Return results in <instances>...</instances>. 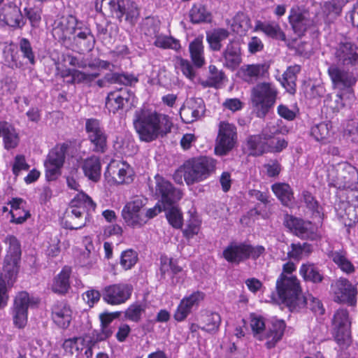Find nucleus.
Masks as SVG:
<instances>
[{
	"mask_svg": "<svg viewBox=\"0 0 358 358\" xmlns=\"http://www.w3.org/2000/svg\"><path fill=\"white\" fill-rule=\"evenodd\" d=\"M227 77L222 70L218 69L215 65L210 64L208 66V76L206 80L201 82L204 87L220 88Z\"/></svg>",
	"mask_w": 358,
	"mask_h": 358,
	"instance_id": "72a5a7b5",
	"label": "nucleus"
},
{
	"mask_svg": "<svg viewBox=\"0 0 358 358\" xmlns=\"http://www.w3.org/2000/svg\"><path fill=\"white\" fill-rule=\"evenodd\" d=\"M276 289L279 298L291 311L301 308L304 301L301 299L302 295L300 282L295 275L281 273L276 281Z\"/></svg>",
	"mask_w": 358,
	"mask_h": 358,
	"instance_id": "39448f33",
	"label": "nucleus"
},
{
	"mask_svg": "<svg viewBox=\"0 0 358 358\" xmlns=\"http://www.w3.org/2000/svg\"><path fill=\"white\" fill-rule=\"evenodd\" d=\"M145 311V306L139 303L131 304L124 311V317L136 323L141 320L142 315Z\"/></svg>",
	"mask_w": 358,
	"mask_h": 358,
	"instance_id": "603ef678",
	"label": "nucleus"
},
{
	"mask_svg": "<svg viewBox=\"0 0 358 358\" xmlns=\"http://www.w3.org/2000/svg\"><path fill=\"white\" fill-rule=\"evenodd\" d=\"M83 342L84 339L80 337L69 338L64 341L63 348L66 352L71 355L78 353L80 350H83Z\"/></svg>",
	"mask_w": 358,
	"mask_h": 358,
	"instance_id": "0e129e2a",
	"label": "nucleus"
},
{
	"mask_svg": "<svg viewBox=\"0 0 358 358\" xmlns=\"http://www.w3.org/2000/svg\"><path fill=\"white\" fill-rule=\"evenodd\" d=\"M108 9L120 21L124 17V20L131 25L136 22L140 15L137 4L131 0H110Z\"/></svg>",
	"mask_w": 358,
	"mask_h": 358,
	"instance_id": "2eb2a0df",
	"label": "nucleus"
},
{
	"mask_svg": "<svg viewBox=\"0 0 358 358\" xmlns=\"http://www.w3.org/2000/svg\"><path fill=\"white\" fill-rule=\"evenodd\" d=\"M0 20L12 27H22L24 25L20 9L11 4L4 5L0 9Z\"/></svg>",
	"mask_w": 358,
	"mask_h": 358,
	"instance_id": "cd10ccee",
	"label": "nucleus"
},
{
	"mask_svg": "<svg viewBox=\"0 0 358 358\" xmlns=\"http://www.w3.org/2000/svg\"><path fill=\"white\" fill-rule=\"evenodd\" d=\"M85 131L88 140L93 145V151L105 152L107 148V135L100 121L95 118L86 120Z\"/></svg>",
	"mask_w": 358,
	"mask_h": 358,
	"instance_id": "dca6fc26",
	"label": "nucleus"
},
{
	"mask_svg": "<svg viewBox=\"0 0 358 358\" xmlns=\"http://www.w3.org/2000/svg\"><path fill=\"white\" fill-rule=\"evenodd\" d=\"M31 303V299L27 292H20L15 296L11 308V314L14 325L24 328L27 323V311Z\"/></svg>",
	"mask_w": 358,
	"mask_h": 358,
	"instance_id": "6ab92c4d",
	"label": "nucleus"
},
{
	"mask_svg": "<svg viewBox=\"0 0 358 358\" xmlns=\"http://www.w3.org/2000/svg\"><path fill=\"white\" fill-rule=\"evenodd\" d=\"M138 255L131 250H127L122 252L120 258V264L125 270L131 268L137 262Z\"/></svg>",
	"mask_w": 358,
	"mask_h": 358,
	"instance_id": "680f3d73",
	"label": "nucleus"
},
{
	"mask_svg": "<svg viewBox=\"0 0 358 358\" xmlns=\"http://www.w3.org/2000/svg\"><path fill=\"white\" fill-rule=\"evenodd\" d=\"M304 302L301 306V308L307 306L315 314L322 315L324 313V308L320 301L313 296L311 294L307 296H302L301 298Z\"/></svg>",
	"mask_w": 358,
	"mask_h": 358,
	"instance_id": "6e6d98bb",
	"label": "nucleus"
},
{
	"mask_svg": "<svg viewBox=\"0 0 358 358\" xmlns=\"http://www.w3.org/2000/svg\"><path fill=\"white\" fill-rule=\"evenodd\" d=\"M3 242L8 245L3 262L20 263L22 252L20 243L17 238L13 235H8Z\"/></svg>",
	"mask_w": 358,
	"mask_h": 358,
	"instance_id": "2f4dec72",
	"label": "nucleus"
},
{
	"mask_svg": "<svg viewBox=\"0 0 358 358\" xmlns=\"http://www.w3.org/2000/svg\"><path fill=\"white\" fill-rule=\"evenodd\" d=\"M132 94L127 88L110 92L106 99V108L113 114L122 111L129 101Z\"/></svg>",
	"mask_w": 358,
	"mask_h": 358,
	"instance_id": "5701e85b",
	"label": "nucleus"
},
{
	"mask_svg": "<svg viewBox=\"0 0 358 358\" xmlns=\"http://www.w3.org/2000/svg\"><path fill=\"white\" fill-rule=\"evenodd\" d=\"M343 92H339L334 97L329 96L325 101L326 105L334 112L340 110L345 106L342 94Z\"/></svg>",
	"mask_w": 358,
	"mask_h": 358,
	"instance_id": "774afa93",
	"label": "nucleus"
},
{
	"mask_svg": "<svg viewBox=\"0 0 358 358\" xmlns=\"http://www.w3.org/2000/svg\"><path fill=\"white\" fill-rule=\"evenodd\" d=\"M332 134L331 124L322 122L311 127L310 135L317 141L326 143Z\"/></svg>",
	"mask_w": 358,
	"mask_h": 358,
	"instance_id": "a18cd8bd",
	"label": "nucleus"
},
{
	"mask_svg": "<svg viewBox=\"0 0 358 358\" xmlns=\"http://www.w3.org/2000/svg\"><path fill=\"white\" fill-rule=\"evenodd\" d=\"M72 311L70 306L64 301H57L52 308V317L59 327L65 329L69 326Z\"/></svg>",
	"mask_w": 358,
	"mask_h": 358,
	"instance_id": "a878e982",
	"label": "nucleus"
},
{
	"mask_svg": "<svg viewBox=\"0 0 358 358\" xmlns=\"http://www.w3.org/2000/svg\"><path fill=\"white\" fill-rule=\"evenodd\" d=\"M331 55L336 64L347 67L358 65V45L349 38H343L338 41L331 48Z\"/></svg>",
	"mask_w": 358,
	"mask_h": 358,
	"instance_id": "1a4fd4ad",
	"label": "nucleus"
},
{
	"mask_svg": "<svg viewBox=\"0 0 358 358\" xmlns=\"http://www.w3.org/2000/svg\"><path fill=\"white\" fill-rule=\"evenodd\" d=\"M68 146L66 144L57 145L49 152L45 162L62 166Z\"/></svg>",
	"mask_w": 358,
	"mask_h": 358,
	"instance_id": "8fccbe9b",
	"label": "nucleus"
},
{
	"mask_svg": "<svg viewBox=\"0 0 358 358\" xmlns=\"http://www.w3.org/2000/svg\"><path fill=\"white\" fill-rule=\"evenodd\" d=\"M301 224L294 233L296 236L301 238L311 241L316 240L318 238L316 229L310 222L303 220Z\"/></svg>",
	"mask_w": 358,
	"mask_h": 358,
	"instance_id": "3c124183",
	"label": "nucleus"
},
{
	"mask_svg": "<svg viewBox=\"0 0 358 358\" xmlns=\"http://www.w3.org/2000/svg\"><path fill=\"white\" fill-rule=\"evenodd\" d=\"M289 22L295 34L301 36L313 25V21L306 12L292 8L289 16Z\"/></svg>",
	"mask_w": 358,
	"mask_h": 358,
	"instance_id": "bb28decb",
	"label": "nucleus"
},
{
	"mask_svg": "<svg viewBox=\"0 0 358 358\" xmlns=\"http://www.w3.org/2000/svg\"><path fill=\"white\" fill-rule=\"evenodd\" d=\"M328 181L330 185L348 191V195L358 193V169L348 162L339 163L329 169Z\"/></svg>",
	"mask_w": 358,
	"mask_h": 358,
	"instance_id": "7ed1b4c3",
	"label": "nucleus"
},
{
	"mask_svg": "<svg viewBox=\"0 0 358 358\" xmlns=\"http://www.w3.org/2000/svg\"><path fill=\"white\" fill-rule=\"evenodd\" d=\"M250 327L254 334L259 341L266 340V346L271 349L281 340L285 329V323L283 320H275L268 331L264 334L265 322L263 317L255 313L250 315Z\"/></svg>",
	"mask_w": 358,
	"mask_h": 358,
	"instance_id": "6e6552de",
	"label": "nucleus"
},
{
	"mask_svg": "<svg viewBox=\"0 0 358 358\" xmlns=\"http://www.w3.org/2000/svg\"><path fill=\"white\" fill-rule=\"evenodd\" d=\"M250 19L243 12H238L234 17L232 27L236 32L245 31L250 28Z\"/></svg>",
	"mask_w": 358,
	"mask_h": 358,
	"instance_id": "5fc2aeb1",
	"label": "nucleus"
},
{
	"mask_svg": "<svg viewBox=\"0 0 358 358\" xmlns=\"http://www.w3.org/2000/svg\"><path fill=\"white\" fill-rule=\"evenodd\" d=\"M104 79L111 84H121L127 86L138 82V78L134 75L124 73H107L104 76Z\"/></svg>",
	"mask_w": 358,
	"mask_h": 358,
	"instance_id": "09e8293b",
	"label": "nucleus"
},
{
	"mask_svg": "<svg viewBox=\"0 0 358 358\" xmlns=\"http://www.w3.org/2000/svg\"><path fill=\"white\" fill-rule=\"evenodd\" d=\"M329 256L343 272L350 274L355 271V266L348 259L345 252L331 251Z\"/></svg>",
	"mask_w": 358,
	"mask_h": 358,
	"instance_id": "37998d69",
	"label": "nucleus"
},
{
	"mask_svg": "<svg viewBox=\"0 0 358 358\" xmlns=\"http://www.w3.org/2000/svg\"><path fill=\"white\" fill-rule=\"evenodd\" d=\"M254 31H262L267 37L275 40L286 41L285 34L282 30L278 23L275 21L257 20L255 22Z\"/></svg>",
	"mask_w": 358,
	"mask_h": 358,
	"instance_id": "c85d7f7f",
	"label": "nucleus"
},
{
	"mask_svg": "<svg viewBox=\"0 0 358 358\" xmlns=\"http://www.w3.org/2000/svg\"><path fill=\"white\" fill-rule=\"evenodd\" d=\"M71 273V268L64 266L61 272L54 278L52 285V290L55 293L65 294L70 287L69 278Z\"/></svg>",
	"mask_w": 358,
	"mask_h": 358,
	"instance_id": "f704fd0d",
	"label": "nucleus"
},
{
	"mask_svg": "<svg viewBox=\"0 0 358 358\" xmlns=\"http://www.w3.org/2000/svg\"><path fill=\"white\" fill-rule=\"evenodd\" d=\"M335 341L342 349L348 348L351 342V332L350 328L334 329Z\"/></svg>",
	"mask_w": 358,
	"mask_h": 358,
	"instance_id": "bf43d9fd",
	"label": "nucleus"
},
{
	"mask_svg": "<svg viewBox=\"0 0 358 358\" xmlns=\"http://www.w3.org/2000/svg\"><path fill=\"white\" fill-rule=\"evenodd\" d=\"M237 140L236 125L227 121H221L218 124L217 136L215 139V153L220 156L227 155L235 147Z\"/></svg>",
	"mask_w": 358,
	"mask_h": 358,
	"instance_id": "9d476101",
	"label": "nucleus"
},
{
	"mask_svg": "<svg viewBox=\"0 0 358 358\" xmlns=\"http://www.w3.org/2000/svg\"><path fill=\"white\" fill-rule=\"evenodd\" d=\"M299 274L305 281H309L313 283H320L323 279V274L318 267L310 262L303 264L299 269Z\"/></svg>",
	"mask_w": 358,
	"mask_h": 358,
	"instance_id": "c9c22d12",
	"label": "nucleus"
},
{
	"mask_svg": "<svg viewBox=\"0 0 358 358\" xmlns=\"http://www.w3.org/2000/svg\"><path fill=\"white\" fill-rule=\"evenodd\" d=\"M76 17L69 15L62 16L55 20L52 28V36L59 42L65 44L71 40L78 24Z\"/></svg>",
	"mask_w": 358,
	"mask_h": 358,
	"instance_id": "a211bd4d",
	"label": "nucleus"
},
{
	"mask_svg": "<svg viewBox=\"0 0 358 358\" xmlns=\"http://www.w3.org/2000/svg\"><path fill=\"white\" fill-rule=\"evenodd\" d=\"M203 322L204 325L201 329L210 333L216 332L221 323V317L217 313H208L203 316Z\"/></svg>",
	"mask_w": 358,
	"mask_h": 358,
	"instance_id": "864d4df0",
	"label": "nucleus"
},
{
	"mask_svg": "<svg viewBox=\"0 0 358 358\" xmlns=\"http://www.w3.org/2000/svg\"><path fill=\"white\" fill-rule=\"evenodd\" d=\"M345 66L331 64L327 69V73L334 90L338 92H352V87L357 83V78L352 72L345 69Z\"/></svg>",
	"mask_w": 358,
	"mask_h": 358,
	"instance_id": "f8f14e48",
	"label": "nucleus"
},
{
	"mask_svg": "<svg viewBox=\"0 0 358 358\" xmlns=\"http://www.w3.org/2000/svg\"><path fill=\"white\" fill-rule=\"evenodd\" d=\"M246 145L250 155L260 156L266 152V140L262 134L248 136L246 139Z\"/></svg>",
	"mask_w": 358,
	"mask_h": 358,
	"instance_id": "ea45409f",
	"label": "nucleus"
},
{
	"mask_svg": "<svg viewBox=\"0 0 358 358\" xmlns=\"http://www.w3.org/2000/svg\"><path fill=\"white\" fill-rule=\"evenodd\" d=\"M71 38H73V43L83 51L92 50L96 41L90 27L84 25L80 21H78L75 33H73Z\"/></svg>",
	"mask_w": 358,
	"mask_h": 358,
	"instance_id": "b1692460",
	"label": "nucleus"
},
{
	"mask_svg": "<svg viewBox=\"0 0 358 358\" xmlns=\"http://www.w3.org/2000/svg\"><path fill=\"white\" fill-rule=\"evenodd\" d=\"M133 292V287L127 283H117L106 286L102 290L103 300L108 304L116 306L124 303Z\"/></svg>",
	"mask_w": 358,
	"mask_h": 358,
	"instance_id": "f3484780",
	"label": "nucleus"
},
{
	"mask_svg": "<svg viewBox=\"0 0 358 358\" xmlns=\"http://www.w3.org/2000/svg\"><path fill=\"white\" fill-rule=\"evenodd\" d=\"M0 138H2L6 150L15 148L20 141L19 134L15 127L5 121L0 122Z\"/></svg>",
	"mask_w": 358,
	"mask_h": 358,
	"instance_id": "c756f323",
	"label": "nucleus"
},
{
	"mask_svg": "<svg viewBox=\"0 0 358 358\" xmlns=\"http://www.w3.org/2000/svg\"><path fill=\"white\" fill-rule=\"evenodd\" d=\"M155 194L160 197L164 208L173 206L181 199L182 192L176 188L170 181L158 174L155 176Z\"/></svg>",
	"mask_w": 358,
	"mask_h": 358,
	"instance_id": "ddd939ff",
	"label": "nucleus"
},
{
	"mask_svg": "<svg viewBox=\"0 0 358 358\" xmlns=\"http://www.w3.org/2000/svg\"><path fill=\"white\" fill-rule=\"evenodd\" d=\"M223 66L231 71L236 70L243 62L241 43L237 40H230L222 53Z\"/></svg>",
	"mask_w": 358,
	"mask_h": 358,
	"instance_id": "aec40b11",
	"label": "nucleus"
},
{
	"mask_svg": "<svg viewBox=\"0 0 358 358\" xmlns=\"http://www.w3.org/2000/svg\"><path fill=\"white\" fill-rule=\"evenodd\" d=\"M154 45L156 47L167 49L171 48L174 50H178L180 48V44L178 40L166 36H156Z\"/></svg>",
	"mask_w": 358,
	"mask_h": 358,
	"instance_id": "13d9d810",
	"label": "nucleus"
},
{
	"mask_svg": "<svg viewBox=\"0 0 358 358\" xmlns=\"http://www.w3.org/2000/svg\"><path fill=\"white\" fill-rule=\"evenodd\" d=\"M189 17L194 24L209 22L211 20V14L203 5L194 4L189 10Z\"/></svg>",
	"mask_w": 358,
	"mask_h": 358,
	"instance_id": "de8ad7c7",
	"label": "nucleus"
},
{
	"mask_svg": "<svg viewBox=\"0 0 358 358\" xmlns=\"http://www.w3.org/2000/svg\"><path fill=\"white\" fill-rule=\"evenodd\" d=\"M334 329L350 328L351 322L347 310L339 309L334 314L333 319Z\"/></svg>",
	"mask_w": 358,
	"mask_h": 358,
	"instance_id": "052dcab7",
	"label": "nucleus"
},
{
	"mask_svg": "<svg viewBox=\"0 0 358 358\" xmlns=\"http://www.w3.org/2000/svg\"><path fill=\"white\" fill-rule=\"evenodd\" d=\"M264 140H266V152H280L288 145V142L283 138L273 136Z\"/></svg>",
	"mask_w": 358,
	"mask_h": 358,
	"instance_id": "4d7b16f0",
	"label": "nucleus"
},
{
	"mask_svg": "<svg viewBox=\"0 0 358 358\" xmlns=\"http://www.w3.org/2000/svg\"><path fill=\"white\" fill-rule=\"evenodd\" d=\"M205 105L200 98H191L180 110V115L183 122L192 123L199 120L205 113Z\"/></svg>",
	"mask_w": 358,
	"mask_h": 358,
	"instance_id": "412c9836",
	"label": "nucleus"
},
{
	"mask_svg": "<svg viewBox=\"0 0 358 358\" xmlns=\"http://www.w3.org/2000/svg\"><path fill=\"white\" fill-rule=\"evenodd\" d=\"M300 70V66L294 65L288 67L282 74L281 83L286 90L292 94H294L296 92V75L299 73Z\"/></svg>",
	"mask_w": 358,
	"mask_h": 358,
	"instance_id": "79ce46f5",
	"label": "nucleus"
},
{
	"mask_svg": "<svg viewBox=\"0 0 358 358\" xmlns=\"http://www.w3.org/2000/svg\"><path fill=\"white\" fill-rule=\"evenodd\" d=\"M345 0H329L322 6V14L324 20L327 24L332 23L341 13Z\"/></svg>",
	"mask_w": 358,
	"mask_h": 358,
	"instance_id": "7c9ffc66",
	"label": "nucleus"
},
{
	"mask_svg": "<svg viewBox=\"0 0 358 358\" xmlns=\"http://www.w3.org/2000/svg\"><path fill=\"white\" fill-rule=\"evenodd\" d=\"M278 91L276 86L270 82L256 84L250 93V101L259 117H264L275 105Z\"/></svg>",
	"mask_w": 358,
	"mask_h": 358,
	"instance_id": "423d86ee",
	"label": "nucleus"
},
{
	"mask_svg": "<svg viewBox=\"0 0 358 358\" xmlns=\"http://www.w3.org/2000/svg\"><path fill=\"white\" fill-rule=\"evenodd\" d=\"M334 300L338 303L355 306L358 294L356 285L345 278H340L331 285Z\"/></svg>",
	"mask_w": 358,
	"mask_h": 358,
	"instance_id": "4468645a",
	"label": "nucleus"
},
{
	"mask_svg": "<svg viewBox=\"0 0 358 358\" xmlns=\"http://www.w3.org/2000/svg\"><path fill=\"white\" fill-rule=\"evenodd\" d=\"M110 170L113 178L117 183L122 184L124 182H129L131 180V169L127 164L120 162L116 166H111Z\"/></svg>",
	"mask_w": 358,
	"mask_h": 358,
	"instance_id": "49530a36",
	"label": "nucleus"
},
{
	"mask_svg": "<svg viewBox=\"0 0 358 358\" xmlns=\"http://www.w3.org/2000/svg\"><path fill=\"white\" fill-rule=\"evenodd\" d=\"M133 124L140 140L145 142H152L166 135L172 127L168 115L146 108L135 112Z\"/></svg>",
	"mask_w": 358,
	"mask_h": 358,
	"instance_id": "f257e3e1",
	"label": "nucleus"
},
{
	"mask_svg": "<svg viewBox=\"0 0 358 358\" xmlns=\"http://www.w3.org/2000/svg\"><path fill=\"white\" fill-rule=\"evenodd\" d=\"M20 268V263L3 262V272L0 276L6 286L11 287L16 281Z\"/></svg>",
	"mask_w": 358,
	"mask_h": 358,
	"instance_id": "c03bdc74",
	"label": "nucleus"
},
{
	"mask_svg": "<svg viewBox=\"0 0 358 358\" xmlns=\"http://www.w3.org/2000/svg\"><path fill=\"white\" fill-rule=\"evenodd\" d=\"M268 65L266 64H245L238 71V76L248 84H254L268 73Z\"/></svg>",
	"mask_w": 358,
	"mask_h": 358,
	"instance_id": "393cba45",
	"label": "nucleus"
},
{
	"mask_svg": "<svg viewBox=\"0 0 358 358\" xmlns=\"http://www.w3.org/2000/svg\"><path fill=\"white\" fill-rule=\"evenodd\" d=\"M229 32L224 28H217L206 33V41L210 48L213 51H220L222 48V41L227 39Z\"/></svg>",
	"mask_w": 358,
	"mask_h": 358,
	"instance_id": "58836bf2",
	"label": "nucleus"
},
{
	"mask_svg": "<svg viewBox=\"0 0 358 358\" xmlns=\"http://www.w3.org/2000/svg\"><path fill=\"white\" fill-rule=\"evenodd\" d=\"M216 165L217 161L210 157L191 158L182 165L184 180L187 185L202 182L215 171Z\"/></svg>",
	"mask_w": 358,
	"mask_h": 358,
	"instance_id": "20e7f679",
	"label": "nucleus"
},
{
	"mask_svg": "<svg viewBox=\"0 0 358 358\" xmlns=\"http://www.w3.org/2000/svg\"><path fill=\"white\" fill-rule=\"evenodd\" d=\"M167 209H169V210L166 213V217L170 224L175 228H180L182 225V217L180 210L173 206Z\"/></svg>",
	"mask_w": 358,
	"mask_h": 358,
	"instance_id": "e2e57ef3",
	"label": "nucleus"
},
{
	"mask_svg": "<svg viewBox=\"0 0 358 358\" xmlns=\"http://www.w3.org/2000/svg\"><path fill=\"white\" fill-rule=\"evenodd\" d=\"M310 245L306 243L303 244L292 243V250L287 252V257L295 260H299L302 257L303 251H307L308 252L310 251Z\"/></svg>",
	"mask_w": 358,
	"mask_h": 358,
	"instance_id": "338daca9",
	"label": "nucleus"
},
{
	"mask_svg": "<svg viewBox=\"0 0 358 358\" xmlns=\"http://www.w3.org/2000/svg\"><path fill=\"white\" fill-rule=\"evenodd\" d=\"M271 189L282 205L289 206L294 199V194L291 187L283 182H276L271 186Z\"/></svg>",
	"mask_w": 358,
	"mask_h": 358,
	"instance_id": "4c0bfd02",
	"label": "nucleus"
},
{
	"mask_svg": "<svg viewBox=\"0 0 358 358\" xmlns=\"http://www.w3.org/2000/svg\"><path fill=\"white\" fill-rule=\"evenodd\" d=\"M266 252L263 245H254L248 242L231 241L224 249L222 257L231 264L238 265L249 259L257 260Z\"/></svg>",
	"mask_w": 358,
	"mask_h": 358,
	"instance_id": "0eeeda50",
	"label": "nucleus"
},
{
	"mask_svg": "<svg viewBox=\"0 0 358 358\" xmlns=\"http://www.w3.org/2000/svg\"><path fill=\"white\" fill-rule=\"evenodd\" d=\"M96 203L86 194L78 193L71 201V210L66 212L63 222L66 229L77 230L83 228L90 221V210L94 211Z\"/></svg>",
	"mask_w": 358,
	"mask_h": 358,
	"instance_id": "f03ea898",
	"label": "nucleus"
},
{
	"mask_svg": "<svg viewBox=\"0 0 358 358\" xmlns=\"http://www.w3.org/2000/svg\"><path fill=\"white\" fill-rule=\"evenodd\" d=\"M190 57L194 66L201 68L205 64L204 47L202 38H196L189 45Z\"/></svg>",
	"mask_w": 358,
	"mask_h": 358,
	"instance_id": "e433bc0d",
	"label": "nucleus"
},
{
	"mask_svg": "<svg viewBox=\"0 0 358 358\" xmlns=\"http://www.w3.org/2000/svg\"><path fill=\"white\" fill-rule=\"evenodd\" d=\"M204 294L202 292L196 291L189 296L183 298L176 310L173 317L178 322L185 320L194 307H197L199 303L203 299Z\"/></svg>",
	"mask_w": 358,
	"mask_h": 358,
	"instance_id": "4be33fe9",
	"label": "nucleus"
},
{
	"mask_svg": "<svg viewBox=\"0 0 358 358\" xmlns=\"http://www.w3.org/2000/svg\"><path fill=\"white\" fill-rule=\"evenodd\" d=\"M101 167L100 159L96 156L85 159L82 166L85 176L93 182H97L100 179Z\"/></svg>",
	"mask_w": 358,
	"mask_h": 358,
	"instance_id": "473e14b6",
	"label": "nucleus"
},
{
	"mask_svg": "<svg viewBox=\"0 0 358 358\" xmlns=\"http://www.w3.org/2000/svg\"><path fill=\"white\" fill-rule=\"evenodd\" d=\"M69 74L71 76V83H80L82 82H90L99 76V73H85L78 70H69Z\"/></svg>",
	"mask_w": 358,
	"mask_h": 358,
	"instance_id": "69168bd1",
	"label": "nucleus"
},
{
	"mask_svg": "<svg viewBox=\"0 0 358 358\" xmlns=\"http://www.w3.org/2000/svg\"><path fill=\"white\" fill-rule=\"evenodd\" d=\"M346 203H343L342 205L345 208V213H339V215L344 217H345L352 222H358V193L355 195H347Z\"/></svg>",
	"mask_w": 358,
	"mask_h": 358,
	"instance_id": "a19ab883",
	"label": "nucleus"
},
{
	"mask_svg": "<svg viewBox=\"0 0 358 358\" xmlns=\"http://www.w3.org/2000/svg\"><path fill=\"white\" fill-rule=\"evenodd\" d=\"M145 199L136 196L123 207L121 215L124 222L133 228L141 227L146 223L145 216Z\"/></svg>",
	"mask_w": 358,
	"mask_h": 358,
	"instance_id": "9b49d317",
	"label": "nucleus"
}]
</instances>
